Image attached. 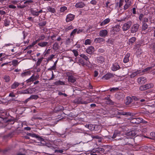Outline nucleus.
I'll list each match as a JSON object with an SVG mask.
<instances>
[{
    "mask_svg": "<svg viewBox=\"0 0 155 155\" xmlns=\"http://www.w3.org/2000/svg\"><path fill=\"white\" fill-rule=\"evenodd\" d=\"M132 24L131 21H128L124 24L122 28L124 31H126L128 30Z\"/></svg>",
    "mask_w": 155,
    "mask_h": 155,
    "instance_id": "1",
    "label": "nucleus"
},
{
    "mask_svg": "<svg viewBox=\"0 0 155 155\" xmlns=\"http://www.w3.org/2000/svg\"><path fill=\"white\" fill-rule=\"evenodd\" d=\"M86 52L88 54H91L94 53L95 51V48L92 46L89 47L86 50Z\"/></svg>",
    "mask_w": 155,
    "mask_h": 155,
    "instance_id": "2",
    "label": "nucleus"
},
{
    "mask_svg": "<svg viewBox=\"0 0 155 155\" xmlns=\"http://www.w3.org/2000/svg\"><path fill=\"white\" fill-rule=\"evenodd\" d=\"M108 32V31L106 30H102L100 31L99 35L101 37H105L107 35Z\"/></svg>",
    "mask_w": 155,
    "mask_h": 155,
    "instance_id": "3",
    "label": "nucleus"
},
{
    "mask_svg": "<svg viewBox=\"0 0 155 155\" xmlns=\"http://www.w3.org/2000/svg\"><path fill=\"white\" fill-rule=\"evenodd\" d=\"M142 121V118H133L131 120V122L132 123L138 124L141 122Z\"/></svg>",
    "mask_w": 155,
    "mask_h": 155,
    "instance_id": "4",
    "label": "nucleus"
},
{
    "mask_svg": "<svg viewBox=\"0 0 155 155\" xmlns=\"http://www.w3.org/2000/svg\"><path fill=\"white\" fill-rule=\"evenodd\" d=\"M141 73V71L140 70H136L132 72L130 75V78H134L135 76L138 74H140Z\"/></svg>",
    "mask_w": 155,
    "mask_h": 155,
    "instance_id": "5",
    "label": "nucleus"
},
{
    "mask_svg": "<svg viewBox=\"0 0 155 155\" xmlns=\"http://www.w3.org/2000/svg\"><path fill=\"white\" fill-rule=\"evenodd\" d=\"M74 16L71 14L68 15L66 18V21L67 22H69L73 20L74 18Z\"/></svg>",
    "mask_w": 155,
    "mask_h": 155,
    "instance_id": "6",
    "label": "nucleus"
},
{
    "mask_svg": "<svg viewBox=\"0 0 155 155\" xmlns=\"http://www.w3.org/2000/svg\"><path fill=\"white\" fill-rule=\"evenodd\" d=\"M106 7L109 10L108 12H110L113 9V6L112 5L110 4V3L107 2L106 3Z\"/></svg>",
    "mask_w": 155,
    "mask_h": 155,
    "instance_id": "7",
    "label": "nucleus"
},
{
    "mask_svg": "<svg viewBox=\"0 0 155 155\" xmlns=\"http://www.w3.org/2000/svg\"><path fill=\"white\" fill-rule=\"evenodd\" d=\"M139 26V25L137 24H134L131 29V32L134 33L137 31L138 29Z\"/></svg>",
    "mask_w": 155,
    "mask_h": 155,
    "instance_id": "8",
    "label": "nucleus"
},
{
    "mask_svg": "<svg viewBox=\"0 0 155 155\" xmlns=\"http://www.w3.org/2000/svg\"><path fill=\"white\" fill-rule=\"evenodd\" d=\"M120 68V67L117 63H115L113 64L112 66L111 67V69L113 71H116L118 70Z\"/></svg>",
    "mask_w": 155,
    "mask_h": 155,
    "instance_id": "9",
    "label": "nucleus"
},
{
    "mask_svg": "<svg viewBox=\"0 0 155 155\" xmlns=\"http://www.w3.org/2000/svg\"><path fill=\"white\" fill-rule=\"evenodd\" d=\"M146 81V79L144 77H140L137 79V82L140 84H143Z\"/></svg>",
    "mask_w": 155,
    "mask_h": 155,
    "instance_id": "10",
    "label": "nucleus"
},
{
    "mask_svg": "<svg viewBox=\"0 0 155 155\" xmlns=\"http://www.w3.org/2000/svg\"><path fill=\"white\" fill-rule=\"evenodd\" d=\"M85 5L84 3L82 2H79L76 3L75 7L77 8H82Z\"/></svg>",
    "mask_w": 155,
    "mask_h": 155,
    "instance_id": "11",
    "label": "nucleus"
},
{
    "mask_svg": "<svg viewBox=\"0 0 155 155\" xmlns=\"http://www.w3.org/2000/svg\"><path fill=\"white\" fill-rule=\"evenodd\" d=\"M136 134V131L135 130H132L127 132V136L131 137H134Z\"/></svg>",
    "mask_w": 155,
    "mask_h": 155,
    "instance_id": "12",
    "label": "nucleus"
},
{
    "mask_svg": "<svg viewBox=\"0 0 155 155\" xmlns=\"http://www.w3.org/2000/svg\"><path fill=\"white\" fill-rule=\"evenodd\" d=\"M110 18H106L101 23L100 25L101 26H104L105 25L107 24L108 23H109L110 22Z\"/></svg>",
    "mask_w": 155,
    "mask_h": 155,
    "instance_id": "13",
    "label": "nucleus"
},
{
    "mask_svg": "<svg viewBox=\"0 0 155 155\" xmlns=\"http://www.w3.org/2000/svg\"><path fill=\"white\" fill-rule=\"evenodd\" d=\"M150 85L147 84L145 85L142 86L140 87V90L141 91H143L148 89L150 87Z\"/></svg>",
    "mask_w": 155,
    "mask_h": 155,
    "instance_id": "14",
    "label": "nucleus"
},
{
    "mask_svg": "<svg viewBox=\"0 0 155 155\" xmlns=\"http://www.w3.org/2000/svg\"><path fill=\"white\" fill-rule=\"evenodd\" d=\"M130 56V54L129 53H127L125 56L123 60V61L125 63H127L129 61V58Z\"/></svg>",
    "mask_w": 155,
    "mask_h": 155,
    "instance_id": "15",
    "label": "nucleus"
},
{
    "mask_svg": "<svg viewBox=\"0 0 155 155\" xmlns=\"http://www.w3.org/2000/svg\"><path fill=\"white\" fill-rule=\"evenodd\" d=\"M104 41V40L103 38H96L94 40V41L96 43H102Z\"/></svg>",
    "mask_w": 155,
    "mask_h": 155,
    "instance_id": "16",
    "label": "nucleus"
},
{
    "mask_svg": "<svg viewBox=\"0 0 155 155\" xmlns=\"http://www.w3.org/2000/svg\"><path fill=\"white\" fill-rule=\"evenodd\" d=\"M112 77V75L111 74H107L103 76V79L107 80L110 78Z\"/></svg>",
    "mask_w": 155,
    "mask_h": 155,
    "instance_id": "17",
    "label": "nucleus"
},
{
    "mask_svg": "<svg viewBox=\"0 0 155 155\" xmlns=\"http://www.w3.org/2000/svg\"><path fill=\"white\" fill-rule=\"evenodd\" d=\"M126 4L124 6V9L125 10L128 8L132 5L131 2H125Z\"/></svg>",
    "mask_w": 155,
    "mask_h": 155,
    "instance_id": "18",
    "label": "nucleus"
},
{
    "mask_svg": "<svg viewBox=\"0 0 155 155\" xmlns=\"http://www.w3.org/2000/svg\"><path fill=\"white\" fill-rule=\"evenodd\" d=\"M68 80V81L71 83H74L76 81L75 78L72 76H69Z\"/></svg>",
    "mask_w": 155,
    "mask_h": 155,
    "instance_id": "19",
    "label": "nucleus"
},
{
    "mask_svg": "<svg viewBox=\"0 0 155 155\" xmlns=\"http://www.w3.org/2000/svg\"><path fill=\"white\" fill-rule=\"evenodd\" d=\"M36 79V77L34 75L32 76L30 78L26 81L27 82L33 81Z\"/></svg>",
    "mask_w": 155,
    "mask_h": 155,
    "instance_id": "20",
    "label": "nucleus"
},
{
    "mask_svg": "<svg viewBox=\"0 0 155 155\" xmlns=\"http://www.w3.org/2000/svg\"><path fill=\"white\" fill-rule=\"evenodd\" d=\"M150 137H149L146 136H144V137L147 138H149L152 139H155V133L154 132H152L150 133Z\"/></svg>",
    "mask_w": 155,
    "mask_h": 155,
    "instance_id": "21",
    "label": "nucleus"
},
{
    "mask_svg": "<svg viewBox=\"0 0 155 155\" xmlns=\"http://www.w3.org/2000/svg\"><path fill=\"white\" fill-rule=\"evenodd\" d=\"M48 11L52 13H54L55 12V10L54 8L48 6L47 8Z\"/></svg>",
    "mask_w": 155,
    "mask_h": 155,
    "instance_id": "22",
    "label": "nucleus"
},
{
    "mask_svg": "<svg viewBox=\"0 0 155 155\" xmlns=\"http://www.w3.org/2000/svg\"><path fill=\"white\" fill-rule=\"evenodd\" d=\"M132 102V99L130 97H127L126 99V104L127 105L129 104Z\"/></svg>",
    "mask_w": 155,
    "mask_h": 155,
    "instance_id": "23",
    "label": "nucleus"
},
{
    "mask_svg": "<svg viewBox=\"0 0 155 155\" xmlns=\"http://www.w3.org/2000/svg\"><path fill=\"white\" fill-rule=\"evenodd\" d=\"M97 60L98 62L102 64L104 62V59L103 57L100 56L97 58Z\"/></svg>",
    "mask_w": 155,
    "mask_h": 155,
    "instance_id": "24",
    "label": "nucleus"
},
{
    "mask_svg": "<svg viewBox=\"0 0 155 155\" xmlns=\"http://www.w3.org/2000/svg\"><path fill=\"white\" fill-rule=\"evenodd\" d=\"M48 44L47 42H43L38 43V45L41 47H44L46 46Z\"/></svg>",
    "mask_w": 155,
    "mask_h": 155,
    "instance_id": "25",
    "label": "nucleus"
},
{
    "mask_svg": "<svg viewBox=\"0 0 155 155\" xmlns=\"http://www.w3.org/2000/svg\"><path fill=\"white\" fill-rule=\"evenodd\" d=\"M113 30L114 31L117 32L120 30V26L119 25H117L114 27Z\"/></svg>",
    "mask_w": 155,
    "mask_h": 155,
    "instance_id": "26",
    "label": "nucleus"
},
{
    "mask_svg": "<svg viewBox=\"0 0 155 155\" xmlns=\"http://www.w3.org/2000/svg\"><path fill=\"white\" fill-rule=\"evenodd\" d=\"M19 85V84L17 82H14L12 86V89H15Z\"/></svg>",
    "mask_w": 155,
    "mask_h": 155,
    "instance_id": "27",
    "label": "nucleus"
},
{
    "mask_svg": "<svg viewBox=\"0 0 155 155\" xmlns=\"http://www.w3.org/2000/svg\"><path fill=\"white\" fill-rule=\"evenodd\" d=\"M92 41L90 39H87L85 41L84 44L86 45H90Z\"/></svg>",
    "mask_w": 155,
    "mask_h": 155,
    "instance_id": "28",
    "label": "nucleus"
},
{
    "mask_svg": "<svg viewBox=\"0 0 155 155\" xmlns=\"http://www.w3.org/2000/svg\"><path fill=\"white\" fill-rule=\"evenodd\" d=\"M148 27L147 25L144 23H143L142 26V30H146Z\"/></svg>",
    "mask_w": 155,
    "mask_h": 155,
    "instance_id": "29",
    "label": "nucleus"
},
{
    "mask_svg": "<svg viewBox=\"0 0 155 155\" xmlns=\"http://www.w3.org/2000/svg\"><path fill=\"white\" fill-rule=\"evenodd\" d=\"M31 13L33 15L37 16L38 15V11L36 10H32L31 11Z\"/></svg>",
    "mask_w": 155,
    "mask_h": 155,
    "instance_id": "30",
    "label": "nucleus"
},
{
    "mask_svg": "<svg viewBox=\"0 0 155 155\" xmlns=\"http://www.w3.org/2000/svg\"><path fill=\"white\" fill-rule=\"evenodd\" d=\"M38 98V96L37 95H32L30 97L31 99H37Z\"/></svg>",
    "mask_w": 155,
    "mask_h": 155,
    "instance_id": "31",
    "label": "nucleus"
},
{
    "mask_svg": "<svg viewBox=\"0 0 155 155\" xmlns=\"http://www.w3.org/2000/svg\"><path fill=\"white\" fill-rule=\"evenodd\" d=\"M43 59V58L42 57L40 58H39L38 59V61H37L36 63V65L37 66L39 65L40 64H41V62L42 61V60Z\"/></svg>",
    "mask_w": 155,
    "mask_h": 155,
    "instance_id": "32",
    "label": "nucleus"
},
{
    "mask_svg": "<svg viewBox=\"0 0 155 155\" xmlns=\"http://www.w3.org/2000/svg\"><path fill=\"white\" fill-rule=\"evenodd\" d=\"M86 127L88 128L90 130H92L94 129V126L91 124H89L88 125H86Z\"/></svg>",
    "mask_w": 155,
    "mask_h": 155,
    "instance_id": "33",
    "label": "nucleus"
},
{
    "mask_svg": "<svg viewBox=\"0 0 155 155\" xmlns=\"http://www.w3.org/2000/svg\"><path fill=\"white\" fill-rule=\"evenodd\" d=\"M136 40V38L135 37H132L129 40L130 43L131 44L133 43Z\"/></svg>",
    "mask_w": 155,
    "mask_h": 155,
    "instance_id": "34",
    "label": "nucleus"
},
{
    "mask_svg": "<svg viewBox=\"0 0 155 155\" xmlns=\"http://www.w3.org/2000/svg\"><path fill=\"white\" fill-rule=\"evenodd\" d=\"M55 84L56 85H64V83L63 81H56L55 82Z\"/></svg>",
    "mask_w": 155,
    "mask_h": 155,
    "instance_id": "35",
    "label": "nucleus"
},
{
    "mask_svg": "<svg viewBox=\"0 0 155 155\" xmlns=\"http://www.w3.org/2000/svg\"><path fill=\"white\" fill-rule=\"evenodd\" d=\"M67 9V8L65 6H63L60 8V11L61 12H63Z\"/></svg>",
    "mask_w": 155,
    "mask_h": 155,
    "instance_id": "36",
    "label": "nucleus"
},
{
    "mask_svg": "<svg viewBox=\"0 0 155 155\" xmlns=\"http://www.w3.org/2000/svg\"><path fill=\"white\" fill-rule=\"evenodd\" d=\"M4 79L6 82H8L10 80V78L8 76H5L4 77Z\"/></svg>",
    "mask_w": 155,
    "mask_h": 155,
    "instance_id": "37",
    "label": "nucleus"
},
{
    "mask_svg": "<svg viewBox=\"0 0 155 155\" xmlns=\"http://www.w3.org/2000/svg\"><path fill=\"white\" fill-rule=\"evenodd\" d=\"M30 72L28 71H26L25 72H23L21 74V76L22 77H24L25 76H27L29 74Z\"/></svg>",
    "mask_w": 155,
    "mask_h": 155,
    "instance_id": "38",
    "label": "nucleus"
},
{
    "mask_svg": "<svg viewBox=\"0 0 155 155\" xmlns=\"http://www.w3.org/2000/svg\"><path fill=\"white\" fill-rule=\"evenodd\" d=\"M21 93L22 94H29L30 93L29 92V90L27 89L21 91Z\"/></svg>",
    "mask_w": 155,
    "mask_h": 155,
    "instance_id": "39",
    "label": "nucleus"
},
{
    "mask_svg": "<svg viewBox=\"0 0 155 155\" xmlns=\"http://www.w3.org/2000/svg\"><path fill=\"white\" fill-rule=\"evenodd\" d=\"M77 29H74L71 33L70 36H74L75 34L77 32Z\"/></svg>",
    "mask_w": 155,
    "mask_h": 155,
    "instance_id": "40",
    "label": "nucleus"
},
{
    "mask_svg": "<svg viewBox=\"0 0 155 155\" xmlns=\"http://www.w3.org/2000/svg\"><path fill=\"white\" fill-rule=\"evenodd\" d=\"M80 57H81L84 58L87 61L88 58L87 56H86L85 54H82L80 55Z\"/></svg>",
    "mask_w": 155,
    "mask_h": 155,
    "instance_id": "41",
    "label": "nucleus"
},
{
    "mask_svg": "<svg viewBox=\"0 0 155 155\" xmlns=\"http://www.w3.org/2000/svg\"><path fill=\"white\" fill-rule=\"evenodd\" d=\"M152 67H149L147 68H145V69H144L142 71H141V72H146L147 71H148L149 70L151 69H152Z\"/></svg>",
    "mask_w": 155,
    "mask_h": 155,
    "instance_id": "42",
    "label": "nucleus"
},
{
    "mask_svg": "<svg viewBox=\"0 0 155 155\" xmlns=\"http://www.w3.org/2000/svg\"><path fill=\"white\" fill-rule=\"evenodd\" d=\"M104 151V150L103 148H98L97 149V150H96V152L100 153V151L103 152Z\"/></svg>",
    "mask_w": 155,
    "mask_h": 155,
    "instance_id": "43",
    "label": "nucleus"
},
{
    "mask_svg": "<svg viewBox=\"0 0 155 155\" xmlns=\"http://www.w3.org/2000/svg\"><path fill=\"white\" fill-rule=\"evenodd\" d=\"M72 51L74 54L75 57H77L78 55V53L77 50H72Z\"/></svg>",
    "mask_w": 155,
    "mask_h": 155,
    "instance_id": "44",
    "label": "nucleus"
},
{
    "mask_svg": "<svg viewBox=\"0 0 155 155\" xmlns=\"http://www.w3.org/2000/svg\"><path fill=\"white\" fill-rule=\"evenodd\" d=\"M12 62V64L14 66H15L18 64V61L16 60H13Z\"/></svg>",
    "mask_w": 155,
    "mask_h": 155,
    "instance_id": "45",
    "label": "nucleus"
},
{
    "mask_svg": "<svg viewBox=\"0 0 155 155\" xmlns=\"http://www.w3.org/2000/svg\"><path fill=\"white\" fill-rule=\"evenodd\" d=\"M73 27L72 25H70L68 26L66 29L67 30H70L71 29H73Z\"/></svg>",
    "mask_w": 155,
    "mask_h": 155,
    "instance_id": "46",
    "label": "nucleus"
},
{
    "mask_svg": "<svg viewBox=\"0 0 155 155\" xmlns=\"http://www.w3.org/2000/svg\"><path fill=\"white\" fill-rule=\"evenodd\" d=\"M97 71H94V76L95 77H96L97 76V75H98V72L99 71V69H97Z\"/></svg>",
    "mask_w": 155,
    "mask_h": 155,
    "instance_id": "47",
    "label": "nucleus"
},
{
    "mask_svg": "<svg viewBox=\"0 0 155 155\" xmlns=\"http://www.w3.org/2000/svg\"><path fill=\"white\" fill-rule=\"evenodd\" d=\"M144 15L142 14H141L139 17V19L140 21H141L143 18Z\"/></svg>",
    "mask_w": 155,
    "mask_h": 155,
    "instance_id": "48",
    "label": "nucleus"
},
{
    "mask_svg": "<svg viewBox=\"0 0 155 155\" xmlns=\"http://www.w3.org/2000/svg\"><path fill=\"white\" fill-rule=\"evenodd\" d=\"M8 7L10 8H16V7L15 6L13 5H8Z\"/></svg>",
    "mask_w": 155,
    "mask_h": 155,
    "instance_id": "49",
    "label": "nucleus"
},
{
    "mask_svg": "<svg viewBox=\"0 0 155 155\" xmlns=\"http://www.w3.org/2000/svg\"><path fill=\"white\" fill-rule=\"evenodd\" d=\"M93 5H95L97 3V2L94 0H92L90 2Z\"/></svg>",
    "mask_w": 155,
    "mask_h": 155,
    "instance_id": "50",
    "label": "nucleus"
},
{
    "mask_svg": "<svg viewBox=\"0 0 155 155\" xmlns=\"http://www.w3.org/2000/svg\"><path fill=\"white\" fill-rule=\"evenodd\" d=\"M123 0H120V2H119V7H121L122 5H123Z\"/></svg>",
    "mask_w": 155,
    "mask_h": 155,
    "instance_id": "51",
    "label": "nucleus"
},
{
    "mask_svg": "<svg viewBox=\"0 0 155 155\" xmlns=\"http://www.w3.org/2000/svg\"><path fill=\"white\" fill-rule=\"evenodd\" d=\"M9 96H10V97H15V95L13 94V93L12 92V93H11L9 94Z\"/></svg>",
    "mask_w": 155,
    "mask_h": 155,
    "instance_id": "52",
    "label": "nucleus"
},
{
    "mask_svg": "<svg viewBox=\"0 0 155 155\" xmlns=\"http://www.w3.org/2000/svg\"><path fill=\"white\" fill-rule=\"evenodd\" d=\"M148 21V19L146 18H143V22H147Z\"/></svg>",
    "mask_w": 155,
    "mask_h": 155,
    "instance_id": "53",
    "label": "nucleus"
},
{
    "mask_svg": "<svg viewBox=\"0 0 155 155\" xmlns=\"http://www.w3.org/2000/svg\"><path fill=\"white\" fill-rule=\"evenodd\" d=\"M118 88L117 87H116V88H114H114H112L110 90V91H114V90H118Z\"/></svg>",
    "mask_w": 155,
    "mask_h": 155,
    "instance_id": "54",
    "label": "nucleus"
},
{
    "mask_svg": "<svg viewBox=\"0 0 155 155\" xmlns=\"http://www.w3.org/2000/svg\"><path fill=\"white\" fill-rule=\"evenodd\" d=\"M18 2V1L16 0H13L11 1V3L13 4H16Z\"/></svg>",
    "mask_w": 155,
    "mask_h": 155,
    "instance_id": "55",
    "label": "nucleus"
},
{
    "mask_svg": "<svg viewBox=\"0 0 155 155\" xmlns=\"http://www.w3.org/2000/svg\"><path fill=\"white\" fill-rule=\"evenodd\" d=\"M31 100V98H30V97L29 98H27V99H26L25 101V103H27L28 101H29V100Z\"/></svg>",
    "mask_w": 155,
    "mask_h": 155,
    "instance_id": "56",
    "label": "nucleus"
},
{
    "mask_svg": "<svg viewBox=\"0 0 155 155\" xmlns=\"http://www.w3.org/2000/svg\"><path fill=\"white\" fill-rule=\"evenodd\" d=\"M37 42V41H35L34 42H33V43L31 44V46H34L35 45Z\"/></svg>",
    "mask_w": 155,
    "mask_h": 155,
    "instance_id": "57",
    "label": "nucleus"
},
{
    "mask_svg": "<svg viewBox=\"0 0 155 155\" xmlns=\"http://www.w3.org/2000/svg\"><path fill=\"white\" fill-rule=\"evenodd\" d=\"M140 101L141 102H147V100H146L145 99H143L140 100Z\"/></svg>",
    "mask_w": 155,
    "mask_h": 155,
    "instance_id": "58",
    "label": "nucleus"
},
{
    "mask_svg": "<svg viewBox=\"0 0 155 155\" xmlns=\"http://www.w3.org/2000/svg\"><path fill=\"white\" fill-rule=\"evenodd\" d=\"M56 151L60 153H62L63 152V150H56Z\"/></svg>",
    "mask_w": 155,
    "mask_h": 155,
    "instance_id": "59",
    "label": "nucleus"
},
{
    "mask_svg": "<svg viewBox=\"0 0 155 155\" xmlns=\"http://www.w3.org/2000/svg\"><path fill=\"white\" fill-rule=\"evenodd\" d=\"M45 37L44 35H42L41 37H40L39 38V40H42L44 39Z\"/></svg>",
    "mask_w": 155,
    "mask_h": 155,
    "instance_id": "60",
    "label": "nucleus"
},
{
    "mask_svg": "<svg viewBox=\"0 0 155 155\" xmlns=\"http://www.w3.org/2000/svg\"><path fill=\"white\" fill-rule=\"evenodd\" d=\"M75 46H76V47L78 48H79L80 47V45L79 44H76Z\"/></svg>",
    "mask_w": 155,
    "mask_h": 155,
    "instance_id": "61",
    "label": "nucleus"
},
{
    "mask_svg": "<svg viewBox=\"0 0 155 155\" xmlns=\"http://www.w3.org/2000/svg\"><path fill=\"white\" fill-rule=\"evenodd\" d=\"M54 55H53V54L51 55L49 58V59H52L54 57Z\"/></svg>",
    "mask_w": 155,
    "mask_h": 155,
    "instance_id": "62",
    "label": "nucleus"
},
{
    "mask_svg": "<svg viewBox=\"0 0 155 155\" xmlns=\"http://www.w3.org/2000/svg\"><path fill=\"white\" fill-rule=\"evenodd\" d=\"M33 46H31V44L29 46H28L27 48V49H30L31 47H32Z\"/></svg>",
    "mask_w": 155,
    "mask_h": 155,
    "instance_id": "63",
    "label": "nucleus"
},
{
    "mask_svg": "<svg viewBox=\"0 0 155 155\" xmlns=\"http://www.w3.org/2000/svg\"><path fill=\"white\" fill-rule=\"evenodd\" d=\"M81 31H82L81 30H80V29H79L78 30H77V33L78 34V33H79L80 32H81Z\"/></svg>",
    "mask_w": 155,
    "mask_h": 155,
    "instance_id": "64",
    "label": "nucleus"
}]
</instances>
